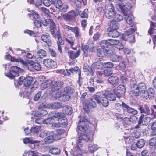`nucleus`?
Returning a JSON list of instances; mask_svg holds the SVG:
<instances>
[{
	"label": "nucleus",
	"mask_w": 156,
	"mask_h": 156,
	"mask_svg": "<svg viewBox=\"0 0 156 156\" xmlns=\"http://www.w3.org/2000/svg\"><path fill=\"white\" fill-rule=\"evenodd\" d=\"M123 102L121 104L119 103H117L115 105V109L117 112L124 111L123 108L124 107L123 106Z\"/></svg>",
	"instance_id": "e433bc0d"
},
{
	"label": "nucleus",
	"mask_w": 156,
	"mask_h": 156,
	"mask_svg": "<svg viewBox=\"0 0 156 156\" xmlns=\"http://www.w3.org/2000/svg\"><path fill=\"white\" fill-rule=\"evenodd\" d=\"M107 81L111 85H116L119 84V79L117 76H112L108 78Z\"/></svg>",
	"instance_id": "a211bd4d"
},
{
	"label": "nucleus",
	"mask_w": 156,
	"mask_h": 156,
	"mask_svg": "<svg viewBox=\"0 0 156 156\" xmlns=\"http://www.w3.org/2000/svg\"><path fill=\"white\" fill-rule=\"evenodd\" d=\"M65 133V130L62 129H59L56 130L54 134V137L56 140H59L61 139V136Z\"/></svg>",
	"instance_id": "4be33fe9"
},
{
	"label": "nucleus",
	"mask_w": 156,
	"mask_h": 156,
	"mask_svg": "<svg viewBox=\"0 0 156 156\" xmlns=\"http://www.w3.org/2000/svg\"><path fill=\"white\" fill-rule=\"evenodd\" d=\"M64 29L70 30L74 34L75 37L77 39H79L81 36L80 29L77 26L72 27L67 25H65L64 27Z\"/></svg>",
	"instance_id": "1a4fd4ad"
},
{
	"label": "nucleus",
	"mask_w": 156,
	"mask_h": 156,
	"mask_svg": "<svg viewBox=\"0 0 156 156\" xmlns=\"http://www.w3.org/2000/svg\"><path fill=\"white\" fill-rule=\"evenodd\" d=\"M20 70V68L17 66H12L11 67L10 73H7L5 75L10 79H14L15 76H19V72Z\"/></svg>",
	"instance_id": "6e6552de"
},
{
	"label": "nucleus",
	"mask_w": 156,
	"mask_h": 156,
	"mask_svg": "<svg viewBox=\"0 0 156 156\" xmlns=\"http://www.w3.org/2000/svg\"><path fill=\"white\" fill-rule=\"evenodd\" d=\"M42 40L47 44L48 47L51 46L52 44V41L49 35L48 34H42L41 36Z\"/></svg>",
	"instance_id": "f3484780"
},
{
	"label": "nucleus",
	"mask_w": 156,
	"mask_h": 156,
	"mask_svg": "<svg viewBox=\"0 0 156 156\" xmlns=\"http://www.w3.org/2000/svg\"><path fill=\"white\" fill-rule=\"evenodd\" d=\"M78 13H77L78 15L81 18H88V9H85L83 11L77 10Z\"/></svg>",
	"instance_id": "393cba45"
},
{
	"label": "nucleus",
	"mask_w": 156,
	"mask_h": 156,
	"mask_svg": "<svg viewBox=\"0 0 156 156\" xmlns=\"http://www.w3.org/2000/svg\"><path fill=\"white\" fill-rule=\"evenodd\" d=\"M81 53L80 49L78 50L76 52L73 50H70L68 52L69 57L72 60L78 57Z\"/></svg>",
	"instance_id": "6ab92c4d"
},
{
	"label": "nucleus",
	"mask_w": 156,
	"mask_h": 156,
	"mask_svg": "<svg viewBox=\"0 0 156 156\" xmlns=\"http://www.w3.org/2000/svg\"><path fill=\"white\" fill-rule=\"evenodd\" d=\"M108 50L104 47H101L97 50V54L101 57H104L108 55Z\"/></svg>",
	"instance_id": "ddd939ff"
},
{
	"label": "nucleus",
	"mask_w": 156,
	"mask_h": 156,
	"mask_svg": "<svg viewBox=\"0 0 156 156\" xmlns=\"http://www.w3.org/2000/svg\"><path fill=\"white\" fill-rule=\"evenodd\" d=\"M118 23L117 22L114 20H113L110 22L108 28V30H117L119 28Z\"/></svg>",
	"instance_id": "7c9ffc66"
},
{
	"label": "nucleus",
	"mask_w": 156,
	"mask_h": 156,
	"mask_svg": "<svg viewBox=\"0 0 156 156\" xmlns=\"http://www.w3.org/2000/svg\"><path fill=\"white\" fill-rule=\"evenodd\" d=\"M23 142L25 144H27L28 143H30V144H34L35 143L39 142L37 140H30V138H26L23 139Z\"/></svg>",
	"instance_id": "6e6d98bb"
},
{
	"label": "nucleus",
	"mask_w": 156,
	"mask_h": 156,
	"mask_svg": "<svg viewBox=\"0 0 156 156\" xmlns=\"http://www.w3.org/2000/svg\"><path fill=\"white\" fill-rule=\"evenodd\" d=\"M105 9L101 6H98L97 8V12L98 14L104 15L105 13Z\"/></svg>",
	"instance_id": "09e8293b"
},
{
	"label": "nucleus",
	"mask_w": 156,
	"mask_h": 156,
	"mask_svg": "<svg viewBox=\"0 0 156 156\" xmlns=\"http://www.w3.org/2000/svg\"><path fill=\"white\" fill-rule=\"evenodd\" d=\"M130 130L129 129H126L124 132L123 137L125 139H128L130 136Z\"/></svg>",
	"instance_id": "680f3d73"
},
{
	"label": "nucleus",
	"mask_w": 156,
	"mask_h": 156,
	"mask_svg": "<svg viewBox=\"0 0 156 156\" xmlns=\"http://www.w3.org/2000/svg\"><path fill=\"white\" fill-rule=\"evenodd\" d=\"M40 130V126H36L35 127H32L30 129V132L34 133H37Z\"/></svg>",
	"instance_id": "69168bd1"
},
{
	"label": "nucleus",
	"mask_w": 156,
	"mask_h": 156,
	"mask_svg": "<svg viewBox=\"0 0 156 156\" xmlns=\"http://www.w3.org/2000/svg\"><path fill=\"white\" fill-rule=\"evenodd\" d=\"M49 107L52 109H59L62 106L59 102H55L51 104Z\"/></svg>",
	"instance_id": "a18cd8bd"
},
{
	"label": "nucleus",
	"mask_w": 156,
	"mask_h": 156,
	"mask_svg": "<svg viewBox=\"0 0 156 156\" xmlns=\"http://www.w3.org/2000/svg\"><path fill=\"white\" fill-rule=\"evenodd\" d=\"M101 44L103 47L110 48L111 46L109 39L103 40L101 42Z\"/></svg>",
	"instance_id": "79ce46f5"
},
{
	"label": "nucleus",
	"mask_w": 156,
	"mask_h": 156,
	"mask_svg": "<svg viewBox=\"0 0 156 156\" xmlns=\"http://www.w3.org/2000/svg\"><path fill=\"white\" fill-rule=\"evenodd\" d=\"M147 92V94L150 98L154 97L155 91L152 88L150 87L149 88Z\"/></svg>",
	"instance_id": "3c124183"
},
{
	"label": "nucleus",
	"mask_w": 156,
	"mask_h": 156,
	"mask_svg": "<svg viewBox=\"0 0 156 156\" xmlns=\"http://www.w3.org/2000/svg\"><path fill=\"white\" fill-rule=\"evenodd\" d=\"M123 106L124 107V108H125V109L126 110L127 112L129 113L136 115L137 113V112L136 110L129 107L125 103H123Z\"/></svg>",
	"instance_id": "c85d7f7f"
},
{
	"label": "nucleus",
	"mask_w": 156,
	"mask_h": 156,
	"mask_svg": "<svg viewBox=\"0 0 156 156\" xmlns=\"http://www.w3.org/2000/svg\"><path fill=\"white\" fill-rule=\"evenodd\" d=\"M54 119L52 117H49L44 120V123L46 124H51L54 122Z\"/></svg>",
	"instance_id": "5fc2aeb1"
},
{
	"label": "nucleus",
	"mask_w": 156,
	"mask_h": 156,
	"mask_svg": "<svg viewBox=\"0 0 156 156\" xmlns=\"http://www.w3.org/2000/svg\"><path fill=\"white\" fill-rule=\"evenodd\" d=\"M145 143V141L143 139L139 140L136 143L137 147L138 148H141L143 147Z\"/></svg>",
	"instance_id": "de8ad7c7"
},
{
	"label": "nucleus",
	"mask_w": 156,
	"mask_h": 156,
	"mask_svg": "<svg viewBox=\"0 0 156 156\" xmlns=\"http://www.w3.org/2000/svg\"><path fill=\"white\" fill-rule=\"evenodd\" d=\"M152 114L154 116H156V105H153L151 106Z\"/></svg>",
	"instance_id": "774afa93"
},
{
	"label": "nucleus",
	"mask_w": 156,
	"mask_h": 156,
	"mask_svg": "<svg viewBox=\"0 0 156 156\" xmlns=\"http://www.w3.org/2000/svg\"><path fill=\"white\" fill-rule=\"evenodd\" d=\"M133 87L135 89H137L139 90L140 92H146L147 87L146 84L144 83L141 82L138 83V84H134Z\"/></svg>",
	"instance_id": "dca6fc26"
},
{
	"label": "nucleus",
	"mask_w": 156,
	"mask_h": 156,
	"mask_svg": "<svg viewBox=\"0 0 156 156\" xmlns=\"http://www.w3.org/2000/svg\"><path fill=\"white\" fill-rule=\"evenodd\" d=\"M125 20L126 22L129 25L133 24V21L132 17L130 16H126L125 17Z\"/></svg>",
	"instance_id": "13d9d810"
},
{
	"label": "nucleus",
	"mask_w": 156,
	"mask_h": 156,
	"mask_svg": "<svg viewBox=\"0 0 156 156\" xmlns=\"http://www.w3.org/2000/svg\"><path fill=\"white\" fill-rule=\"evenodd\" d=\"M32 11L33 12L32 13L28 14V15L30 18L32 20L38 19L39 17V15L34 10H32Z\"/></svg>",
	"instance_id": "ea45409f"
},
{
	"label": "nucleus",
	"mask_w": 156,
	"mask_h": 156,
	"mask_svg": "<svg viewBox=\"0 0 156 156\" xmlns=\"http://www.w3.org/2000/svg\"><path fill=\"white\" fill-rule=\"evenodd\" d=\"M68 8L69 7L67 5L62 4V6L61 5L60 7L58 9H59L60 11L64 13L67 12Z\"/></svg>",
	"instance_id": "8fccbe9b"
},
{
	"label": "nucleus",
	"mask_w": 156,
	"mask_h": 156,
	"mask_svg": "<svg viewBox=\"0 0 156 156\" xmlns=\"http://www.w3.org/2000/svg\"><path fill=\"white\" fill-rule=\"evenodd\" d=\"M151 129L152 130L151 134H153V133H154L156 131V120L153 122L151 124Z\"/></svg>",
	"instance_id": "e2e57ef3"
},
{
	"label": "nucleus",
	"mask_w": 156,
	"mask_h": 156,
	"mask_svg": "<svg viewBox=\"0 0 156 156\" xmlns=\"http://www.w3.org/2000/svg\"><path fill=\"white\" fill-rule=\"evenodd\" d=\"M125 91L126 88L125 86L122 85H119L117 87L116 91H114V93L117 97L120 98Z\"/></svg>",
	"instance_id": "4468645a"
},
{
	"label": "nucleus",
	"mask_w": 156,
	"mask_h": 156,
	"mask_svg": "<svg viewBox=\"0 0 156 156\" xmlns=\"http://www.w3.org/2000/svg\"><path fill=\"white\" fill-rule=\"evenodd\" d=\"M43 63L45 66L50 69L54 68L56 66V62L50 58L44 59L43 62Z\"/></svg>",
	"instance_id": "f8f14e48"
},
{
	"label": "nucleus",
	"mask_w": 156,
	"mask_h": 156,
	"mask_svg": "<svg viewBox=\"0 0 156 156\" xmlns=\"http://www.w3.org/2000/svg\"><path fill=\"white\" fill-rule=\"evenodd\" d=\"M81 50L83 51V55L85 57H87L89 55V47L87 45L82 44Z\"/></svg>",
	"instance_id": "c756f323"
},
{
	"label": "nucleus",
	"mask_w": 156,
	"mask_h": 156,
	"mask_svg": "<svg viewBox=\"0 0 156 156\" xmlns=\"http://www.w3.org/2000/svg\"><path fill=\"white\" fill-rule=\"evenodd\" d=\"M78 16L77 12L74 10H71L62 15L64 20L67 22L71 21Z\"/></svg>",
	"instance_id": "423d86ee"
},
{
	"label": "nucleus",
	"mask_w": 156,
	"mask_h": 156,
	"mask_svg": "<svg viewBox=\"0 0 156 156\" xmlns=\"http://www.w3.org/2000/svg\"><path fill=\"white\" fill-rule=\"evenodd\" d=\"M63 114L64 113L62 112H59L58 111H54L51 112L49 115L52 118H59L62 116Z\"/></svg>",
	"instance_id": "f704fd0d"
},
{
	"label": "nucleus",
	"mask_w": 156,
	"mask_h": 156,
	"mask_svg": "<svg viewBox=\"0 0 156 156\" xmlns=\"http://www.w3.org/2000/svg\"><path fill=\"white\" fill-rule=\"evenodd\" d=\"M115 9L112 4L111 3L109 5L105 13V16L108 19H111L113 18L115 14Z\"/></svg>",
	"instance_id": "9d476101"
},
{
	"label": "nucleus",
	"mask_w": 156,
	"mask_h": 156,
	"mask_svg": "<svg viewBox=\"0 0 156 156\" xmlns=\"http://www.w3.org/2000/svg\"><path fill=\"white\" fill-rule=\"evenodd\" d=\"M33 63V69H35L36 70H40L41 69V66L40 64L38 63H34V62H32Z\"/></svg>",
	"instance_id": "bf43d9fd"
},
{
	"label": "nucleus",
	"mask_w": 156,
	"mask_h": 156,
	"mask_svg": "<svg viewBox=\"0 0 156 156\" xmlns=\"http://www.w3.org/2000/svg\"><path fill=\"white\" fill-rule=\"evenodd\" d=\"M42 23L44 26L48 25L50 29H54L55 27V22L52 19H47L42 20Z\"/></svg>",
	"instance_id": "2eb2a0df"
},
{
	"label": "nucleus",
	"mask_w": 156,
	"mask_h": 156,
	"mask_svg": "<svg viewBox=\"0 0 156 156\" xmlns=\"http://www.w3.org/2000/svg\"><path fill=\"white\" fill-rule=\"evenodd\" d=\"M110 58L112 61L114 62H117L121 59V56L115 53H113L111 55Z\"/></svg>",
	"instance_id": "473e14b6"
},
{
	"label": "nucleus",
	"mask_w": 156,
	"mask_h": 156,
	"mask_svg": "<svg viewBox=\"0 0 156 156\" xmlns=\"http://www.w3.org/2000/svg\"><path fill=\"white\" fill-rule=\"evenodd\" d=\"M81 0H75L74 4L76 6L75 9L76 10H79L82 5Z\"/></svg>",
	"instance_id": "37998d69"
},
{
	"label": "nucleus",
	"mask_w": 156,
	"mask_h": 156,
	"mask_svg": "<svg viewBox=\"0 0 156 156\" xmlns=\"http://www.w3.org/2000/svg\"><path fill=\"white\" fill-rule=\"evenodd\" d=\"M66 42L70 45V47L73 50H76V47L74 48L73 46L75 44L74 40L72 37L66 36L65 38Z\"/></svg>",
	"instance_id": "5701e85b"
},
{
	"label": "nucleus",
	"mask_w": 156,
	"mask_h": 156,
	"mask_svg": "<svg viewBox=\"0 0 156 156\" xmlns=\"http://www.w3.org/2000/svg\"><path fill=\"white\" fill-rule=\"evenodd\" d=\"M52 1L53 4L57 9L59 8L61 5L62 6L63 4L61 0H52Z\"/></svg>",
	"instance_id": "49530a36"
},
{
	"label": "nucleus",
	"mask_w": 156,
	"mask_h": 156,
	"mask_svg": "<svg viewBox=\"0 0 156 156\" xmlns=\"http://www.w3.org/2000/svg\"><path fill=\"white\" fill-rule=\"evenodd\" d=\"M54 140L55 139L53 135V136H47L44 139V140L46 144H48L53 143Z\"/></svg>",
	"instance_id": "58836bf2"
},
{
	"label": "nucleus",
	"mask_w": 156,
	"mask_h": 156,
	"mask_svg": "<svg viewBox=\"0 0 156 156\" xmlns=\"http://www.w3.org/2000/svg\"><path fill=\"white\" fill-rule=\"evenodd\" d=\"M99 95L94 94L88 102L89 106L91 108H94L97 107L98 104H100Z\"/></svg>",
	"instance_id": "0eeeda50"
},
{
	"label": "nucleus",
	"mask_w": 156,
	"mask_h": 156,
	"mask_svg": "<svg viewBox=\"0 0 156 156\" xmlns=\"http://www.w3.org/2000/svg\"><path fill=\"white\" fill-rule=\"evenodd\" d=\"M37 54L39 58H42L46 56L47 53L44 50L40 49L37 51Z\"/></svg>",
	"instance_id": "4c0bfd02"
},
{
	"label": "nucleus",
	"mask_w": 156,
	"mask_h": 156,
	"mask_svg": "<svg viewBox=\"0 0 156 156\" xmlns=\"http://www.w3.org/2000/svg\"><path fill=\"white\" fill-rule=\"evenodd\" d=\"M87 121V119L84 117L80 118L77 125L78 133L80 132L83 134H86L87 133L90 132V130L93 131L89 127Z\"/></svg>",
	"instance_id": "7ed1b4c3"
},
{
	"label": "nucleus",
	"mask_w": 156,
	"mask_h": 156,
	"mask_svg": "<svg viewBox=\"0 0 156 156\" xmlns=\"http://www.w3.org/2000/svg\"><path fill=\"white\" fill-rule=\"evenodd\" d=\"M73 88L69 86H66L64 88L63 94L62 95V100L63 101H69L71 97V95L74 92Z\"/></svg>",
	"instance_id": "39448f33"
},
{
	"label": "nucleus",
	"mask_w": 156,
	"mask_h": 156,
	"mask_svg": "<svg viewBox=\"0 0 156 156\" xmlns=\"http://www.w3.org/2000/svg\"><path fill=\"white\" fill-rule=\"evenodd\" d=\"M122 120V123L124 126L129 125L131 123L129 119L127 117H124Z\"/></svg>",
	"instance_id": "603ef678"
},
{
	"label": "nucleus",
	"mask_w": 156,
	"mask_h": 156,
	"mask_svg": "<svg viewBox=\"0 0 156 156\" xmlns=\"http://www.w3.org/2000/svg\"><path fill=\"white\" fill-rule=\"evenodd\" d=\"M117 30H109L108 34L109 36L113 37H117L119 35V33Z\"/></svg>",
	"instance_id": "c9c22d12"
},
{
	"label": "nucleus",
	"mask_w": 156,
	"mask_h": 156,
	"mask_svg": "<svg viewBox=\"0 0 156 156\" xmlns=\"http://www.w3.org/2000/svg\"><path fill=\"white\" fill-rule=\"evenodd\" d=\"M64 115V114L62 116L58 118V120L59 124L66 127L68 124V122L67 118Z\"/></svg>",
	"instance_id": "b1692460"
},
{
	"label": "nucleus",
	"mask_w": 156,
	"mask_h": 156,
	"mask_svg": "<svg viewBox=\"0 0 156 156\" xmlns=\"http://www.w3.org/2000/svg\"><path fill=\"white\" fill-rule=\"evenodd\" d=\"M104 68H112L113 66V64L111 62H108L104 63Z\"/></svg>",
	"instance_id": "338daca9"
},
{
	"label": "nucleus",
	"mask_w": 156,
	"mask_h": 156,
	"mask_svg": "<svg viewBox=\"0 0 156 156\" xmlns=\"http://www.w3.org/2000/svg\"><path fill=\"white\" fill-rule=\"evenodd\" d=\"M57 36L58 39V40L57 41V44L58 46V48L61 54L62 53V48L61 46L64 44V41L61 37L60 32L59 31H57Z\"/></svg>",
	"instance_id": "9b49d317"
},
{
	"label": "nucleus",
	"mask_w": 156,
	"mask_h": 156,
	"mask_svg": "<svg viewBox=\"0 0 156 156\" xmlns=\"http://www.w3.org/2000/svg\"><path fill=\"white\" fill-rule=\"evenodd\" d=\"M132 90L130 91L129 94L130 96L133 97H136L139 95V90L135 89L133 87V84L131 86Z\"/></svg>",
	"instance_id": "cd10ccee"
},
{
	"label": "nucleus",
	"mask_w": 156,
	"mask_h": 156,
	"mask_svg": "<svg viewBox=\"0 0 156 156\" xmlns=\"http://www.w3.org/2000/svg\"><path fill=\"white\" fill-rule=\"evenodd\" d=\"M94 134V131L91 130H90V132L87 133L86 134H83L82 133H78L77 144L76 145V147L78 149L81 151V148L82 147V144H81L82 140L87 142L92 139Z\"/></svg>",
	"instance_id": "f03ea898"
},
{
	"label": "nucleus",
	"mask_w": 156,
	"mask_h": 156,
	"mask_svg": "<svg viewBox=\"0 0 156 156\" xmlns=\"http://www.w3.org/2000/svg\"><path fill=\"white\" fill-rule=\"evenodd\" d=\"M138 109L141 113L146 114L147 115H149L150 114V110L147 104H145L144 106L140 105L138 106Z\"/></svg>",
	"instance_id": "aec40b11"
},
{
	"label": "nucleus",
	"mask_w": 156,
	"mask_h": 156,
	"mask_svg": "<svg viewBox=\"0 0 156 156\" xmlns=\"http://www.w3.org/2000/svg\"><path fill=\"white\" fill-rule=\"evenodd\" d=\"M23 82V85L26 87L24 91L28 96L30 95L34 91V87L30 86L33 82V78L30 77H26L24 79Z\"/></svg>",
	"instance_id": "20e7f679"
},
{
	"label": "nucleus",
	"mask_w": 156,
	"mask_h": 156,
	"mask_svg": "<svg viewBox=\"0 0 156 156\" xmlns=\"http://www.w3.org/2000/svg\"><path fill=\"white\" fill-rule=\"evenodd\" d=\"M49 152L51 154L55 155H59L61 152L60 149L57 147H52L49 151Z\"/></svg>",
	"instance_id": "72a5a7b5"
},
{
	"label": "nucleus",
	"mask_w": 156,
	"mask_h": 156,
	"mask_svg": "<svg viewBox=\"0 0 156 156\" xmlns=\"http://www.w3.org/2000/svg\"><path fill=\"white\" fill-rule=\"evenodd\" d=\"M140 94L142 99L144 100L147 99L148 97H149L147 93V90L146 92H140Z\"/></svg>",
	"instance_id": "864d4df0"
},
{
	"label": "nucleus",
	"mask_w": 156,
	"mask_h": 156,
	"mask_svg": "<svg viewBox=\"0 0 156 156\" xmlns=\"http://www.w3.org/2000/svg\"><path fill=\"white\" fill-rule=\"evenodd\" d=\"M64 83L61 80H52L48 79L42 83L41 85V88L44 90L46 88L51 87V90L52 91H57L61 89L63 87Z\"/></svg>",
	"instance_id": "f257e3e1"
},
{
	"label": "nucleus",
	"mask_w": 156,
	"mask_h": 156,
	"mask_svg": "<svg viewBox=\"0 0 156 156\" xmlns=\"http://www.w3.org/2000/svg\"><path fill=\"white\" fill-rule=\"evenodd\" d=\"M100 104L101 103L102 105L105 107H107L109 105V102L108 99L104 96H103L99 95Z\"/></svg>",
	"instance_id": "bb28decb"
},
{
	"label": "nucleus",
	"mask_w": 156,
	"mask_h": 156,
	"mask_svg": "<svg viewBox=\"0 0 156 156\" xmlns=\"http://www.w3.org/2000/svg\"><path fill=\"white\" fill-rule=\"evenodd\" d=\"M48 113L47 111L43 109H40L35 113V115L37 117H42L47 115Z\"/></svg>",
	"instance_id": "2f4dec72"
},
{
	"label": "nucleus",
	"mask_w": 156,
	"mask_h": 156,
	"mask_svg": "<svg viewBox=\"0 0 156 156\" xmlns=\"http://www.w3.org/2000/svg\"><path fill=\"white\" fill-rule=\"evenodd\" d=\"M113 18L114 19L113 20L116 22L120 21L123 19V17L122 15L115 13Z\"/></svg>",
	"instance_id": "c03bdc74"
},
{
	"label": "nucleus",
	"mask_w": 156,
	"mask_h": 156,
	"mask_svg": "<svg viewBox=\"0 0 156 156\" xmlns=\"http://www.w3.org/2000/svg\"><path fill=\"white\" fill-rule=\"evenodd\" d=\"M98 149L97 145L94 144H90L88 146V151L90 153H93Z\"/></svg>",
	"instance_id": "a19ab883"
},
{
	"label": "nucleus",
	"mask_w": 156,
	"mask_h": 156,
	"mask_svg": "<svg viewBox=\"0 0 156 156\" xmlns=\"http://www.w3.org/2000/svg\"><path fill=\"white\" fill-rule=\"evenodd\" d=\"M103 95L110 101L115 100L116 98L115 95L108 90L105 91Z\"/></svg>",
	"instance_id": "412c9836"
},
{
	"label": "nucleus",
	"mask_w": 156,
	"mask_h": 156,
	"mask_svg": "<svg viewBox=\"0 0 156 156\" xmlns=\"http://www.w3.org/2000/svg\"><path fill=\"white\" fill-rule=\"evenodd\" d=\"M65 114L67 115H70L72 113L73 110L72 108L67 106L65 110Z\"/></svg>",
	"instance_id": "052dcab7"
},
{
	"label": "nucleus",
	"mask_w": 156,
	"mask_h": 156,
	"mask_svg": "<svg viewBox=\"0 0 156 156\" xmlns=\"http://www.w3.org/2000/svg\"><path fill=\"white\" fill-rule=\"evenodd\" d=\"M149 143L151 146H156V136H154L151 138L150 140Z\"/></svg>",
	"instance_id": "0e129e2a"
},
{
	"label": "nucleus",
	"mask_w": 156,
	"mask_h": 156,
	"mask_svg": "<svg viewBox=\"0 0 156 156\" xmlns=\"http://www.w3.org/2000/svg\"><path fill=\"white\" fill-rule=\"evenodd\" d=\"M114 116L117 120L121 121L125 116V114L124 111L117 112L114 114Z\"/></svg>",
	"instance_id": "a878e982"
},
{
	"label": "nucleus",
	"mask_w": 156,
	"mask_h": 156,
	"mask_svg": "<svg viewBox=\"0 0 156 156\" xmlns=\"http://www.w3.org/2000/svg\"><path fill=\"white\" fill-rule=\"evenodd\" d=\"M103 73L105 76L108 77L113 73V71L112 70L106 69L104 70Z\"/></svg>",
	"instance_id": "4d7b16f0"
}]
</instances>
